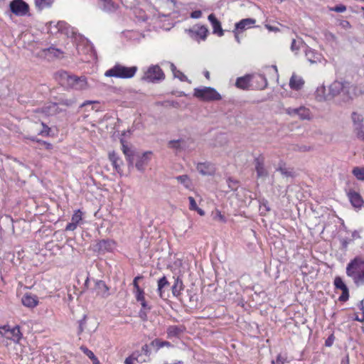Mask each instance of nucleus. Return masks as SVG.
I'll return each mask as SVG.
<instances>
[{
  "mask_svg": "<svg viewBox=\"0 0 364 364\" xmlns=\"http://www.w3.org/2000/svg\"><path fill=\"white\" fill-rule=\"evenodd\" d=\"M304 85V79L296 75V74H293L289 80V87L291 89L294 90H300Z\"/></svg>",
  "mask_w": 364,
  "mask_h": 364,
  "instance_id": "24",
  "label": "nucleus"
},
{
  "mask_svg": "<svg viewBox=\"0 0 364 364\" xmlns=\"http://www.w3.org/2000/svg\"><path fill=\"white\" fill-rule=\"evenodd\" d=\"M202 16V12L200 10H196L191 14V17L193 18H199Z\"/></svg>",
  "mask_w": 364,
  "mask_h": 364,
  "instance_id": "58",
  "label": "nucleus"
},
{
  "mask_svg": "<svg viewBox=\"0 0 364 364\" xmlns=\"http://www.w3.org/2000/svg\"><path fill=\"white\" fill-rule=\"evenodd\" d=\"M352 86L350 82L346 81H333L328 87V96L331 100L338 95H341L345 101L352 98L350 89Z\"/></svg>",
  "mask_w": 364,
  "mask_h": 364,
  "instance_id": "3",
  "label": "nucleus"
},
{
  "mask_svg": "<svg viewBox=\"0 0 364 364\" xmlns=\"http://www.w3.org/2000/svg\"><path fill=\"white\" fill-rule=\"evenodd\" d=\"M330 10L338 13H343L346 11V6L343 4H339L333 8H330Z\"/></svg>",
  "mask_w": 364,
  "mask_h": 364,
  "instance_id": "50",
  "label": "nucleus"
},
{
  "mask_svg": "<svg viewBox=\"0 0 364 364\" xmlns=\"http://www.w3.org/2000/svg\"><path fill=\"white\" fill-rule=\"evenodd\" d=\"M44 52L51 54L56 58H60V55L63 54V52L60 50L53 47H50L47 48L44 50Z\"/></svg>",
  "mask_w": 364,
  "mask_h": 364,
  "instance_id": "42",
  "label": "nucleus"
},
{
  "mask_svg": "<svg viewBox=\"0 0 364 364\" xmlns=\"http://www.w3.org/2000/svg\"><path fill=\"white\" fill-rule=\"evenodd\" d=\"M346 274L355 286H364V258L355 257L346 266Z\"/></svg>",
  "mask_w": 364,
  "mask_h": 364,
  "instance_id": "1",
  "label": "nucleus"
},
{
  "mask_svg": "<svg viewBox=\"0 0 364 364\" xmlns=\"http://www.w3.org/2000/svg\"><path fill=\"white\" fill-rule=\"evenodd\" d=\"M168 147L175 150L176 151H181L186 149V141L183 139L171 140L168 143Z\"/></svg>",
  "mask_w": 364,
  "mask_h": 364,
  "instance_id": "25",
  "label": "nucleus"
},
{
  "mask_svg": "<svg viewBox=\"0 0 364 364\" xmlns=\"http://www.w3.org/2000/svg\"><path fill=\"white\" fill-rule=\"evenodd\" d=\"M9 6L11 12L18 16L26 15L29 10L28 4L22 0H13Z\"/></svg>",
  "mask_w": 364,
  "mask_h": 364,
  "instance_id": "9",
  "label": "nucleus"
},
{
  "mask_svg": "<svg viewBox=\"0 0 364 364\" xmlns=\"http://www.w3.org/2000/svg\"><path fill=\"white\" fill-rule=\"evenodd\" d=\"M252 80L257 84L255 85L257 89L263 90L267 86V80L264 75L257 74L252 75Z\"/></svg>",
  "mask_w": 364,
  "mask_h": 364,
  "instance_id": "28",
  "label": "nucleus"
},
{
  "mask_svg": "<svg viewBox=\"0 0 364 364\" xmlns=\"http://www.w3.org/2000/svg\"><path fill=\"white\" fill-rule=\"evenodd\" d=\"M135 297L137 301H142L145 299L144 297V291L142 289H139L135 290Z\"/></svg>",
  "mask_w": 364,
  "mask_h": 364,
  "instance_id": "48",
  "label": "nucleus"
},
{
  "mask_svg": "<svg viewBox=\"0 0 364 364\" xmlns=\"http://www.w3.org/2000/svg\"><path fill=\"white\" fill-rule=\"evenodd\" d=\"M357 136L364 141V126H360V129H355Z\"/></svg>",
  "mask_w": 364,
  "mask_h": 364,
  "instance_id": "51",
  "label": "nucleus"
},
{
  "mask_svg": "<svg viewBox=\"0 0 364 364\" xmlns=\"http://www.w3.org/2000/svg\"><path fill=\"white\" fill-rule=\"evenodd\" d=\"M75 100L74 98L71 99H60L59 104L61 105H65L66 107H72L75 104Z\"/></svg>",
  "mask_w": 364,
  "mask_h": 364,
  "instance_id": "44",
  "label": "nucleus"
},
{
  "mask_svg": "<svg viewBox=\"0 0 364 364\" xmlns=\"http://www.w3.org/2000/svg\"><path fill=\"white\" fill-rule=\"evenodd\" d=\"M22 304L28 308H34L38 304V297L31 294H25L21 299Z\"/></svg>",
  "mask_w": 364,
  "mask_h": 364,
  "instance_id": "23",
  "label": "nucleus"
},
{
  "mask_svg": "<svg viewBox=\"0 0 364 364\" xmlns=\"http://www.w3.org/2000/svg\"><path fill=\"white\" fill-rule=\"evenodd\" d=\"M255 168L257 173V177L266 178L268 176V171L264 166V157L259 155L254 159Z\"/></svg>",
  "mask_w": 364,
  "mask_h": 364,
  "instance_id": "11",
  "label": "nucleus"
},
{
  "mask_svg": "<svg viewBox=\"0 0 364 364\" xmlns=\"http://www.w3.org/2000/svg\"><path fill=\"white\" fill-rule=\"evenodd\" d=\"M186 331L183 325H173L167 328L166 333L168 338H178Z\"/></svg>",
  "mask_w": 364,
  "mask_h": 364,
  "instance_id": "15",
  "label": "nucleus"
},
{
  "mask_svg": "<svg viewBox=\"0 0 364 364\" xmlns=\"http://www.w3.org/2000/svg\"><path fill=\"white\" fill-rule=\"evenodd\" d=\"M285 112L291 117L298 116L301 120H310L313 117L310 109L304 106L297 108L288 107L285 109Z\"/></svg>",
  "mask_w": 364,
  "mask_h": 364,
  "instance_id": "8",
  "label": "nucleus"
},
{
  "mask_svg": "<svg viewBox=\"0 0 364 364\" xmlns=\"http://www.w3.org/2000/svg\"><path fill=\"white\" fill-rule=\"evenodd\" d=\"M358 307L362 311V318H359L358 316H356L355 320L360 322L364 321V303L363 301H360L358 304Z\"/></svg>",
  "mask_w": 364,
  "mask_h": 364,
  "instance_id": "49",
  "label": "nucleus"
},
{
  "mask_svg": "<svg viewBox=\"0 0 364 364\" xmlns=\"http://www.w3.org/2000/svg\"><path fill=\"white\" fill-rule=\"evenodd\" d=\"M196 169L203 176H212L215 171L214 166L209 162L198 163Z\"/></svg>",
  "mask_w": 364,
  "mask_h": 364,
  "instance_id": "14",
  "label": "nucleus"
},
{
  "mask_svg": "<svg viewBox=\"0 0 364 364\" xmlns=\"http://www.w3.org/2000/svg\"><path fill=\"white\" fill-rule=\"evenodd\" d=\"M122 143V151L125 156H130V155L134 154V151L125 144V141L123 139H121Z\"/></svg>",
  "mask_w": 364,
  "mask_h": 364,
  "instance_id": "43",
  "label": "nucleus"
},
{
  "mask_svg": "<svg viewBox=\"0 0 364 364\" xmlns=\"http://www.w3.org/2000/svg\"><path fill=\"white\" fill-rule=\"evenodd\" d=\"M352 173L359 181H364V167H355Z\"/></svg>",
  "mask_w": 364,
  "mask_h": 364,
  "instance_id": "37",
  "label": "nucleus"
},
{
  "mask_svg": "<svg viewBox=\"0 0 364 364\" xmlns=\"http://www.w3.org/2000/svg\"><path fill=\"white\" fill-rule=\"evenodd\" d=\"M233 33H234V36H235V41H237V43H241V41H240V38L239 36L240 33H241L240 31H237L236 29L234 28V30L232 31Z\"/></svg>",
  "mask_w": 364,
  "mask_h": 364,
  "instance_id": "62",
  "label": "nucleus"
},
{
  "mask_svg": "<svg viewBox=\"0 0 364 364\" xmlns=\"http://www.w3.org/2000/svg\"><path fill=\"white\" fill-rule=\"evenodd\" d=\"M109 160L111 161L114 170L122 176L123 175V170L122 166L124 163L119 156L114 151H110L108 154Z\"/></svg>",
  "mask_w": 364,
  "mask_h": 364,
  "instance_id": "12",
  "label": "nucleus"
},
{
  "mask_svg": "<svg viewBox=\"0 0 364 364\" xmlns=\"http://www.w3.org/2000/svg\"><path fill=\"white\" fill-rule=\"evenodd\" d=\"M334 285L336 289H339L341 291L348 288L343 279L340 277H336L334 279Z\"/></svg>",
  "mask_w": 364,
  "mask_h": 364,
  "instance_id": "40",
  "label": "nucleus"
},
{
  "mask_svg": "<svg viewBox=\"0 0 364 364\" xmlns=\"http://www.w3.org/2000/svg\"><path fill=\"white\" fill-rule=\"evenodd\" d=\"M348 197L353 207L360 208L362 206L363 200L358 193L355 192V191H350L348 193Z\"/></svg>",
  "mask_w": 364,
  "mask_h": 364,
  "instance_id": "22",
  "label": "nucleus"
},
{
  "mask_svg": "<svg viewBox=\"0 0 364 364\" xmlns=\"http://www.w3.org/2000/svg\"><path fill=\"white\" fill-rule=\"evenodd\" d=\"M95 290L97 295L100 296L103 298H107L109 295V287L107 286L105 282L102 280H97L95 282Z\"/></svg>",
  "mask_w": 364,
  "mask_h": 364,
  "instance_id": "18",
  "label": "nucleus"
},
{
  "mask_svg": "<svg viewBox=\"0 0 364 364\" xmlns=\"http://www.w3.org/2000/svg\"><path fill=\"white\" fill-rule=\"evenodd\" d=\"M86 318H87V316L86 315H84L82 318L80 319L79 321V326H78V332L77 333L80 335L82 333V331H84V328H85V323H86Z\"/></svg>",
  "mask_w": 364,
  "mask_h": 364,
  "instance_id": "46",
  "label": "nucleus"
},
{
  "mask_svg": "<svg viewBox=\"0 0 364 364\" xmlns=\"http://www.w3.org/2000/svg\"><path fill=\"white\" fill-rule=\"evenodd\" d=\"M151 345H155L158 348H161L163 347H170L171 346V343L168 341H164L159 339H155L151 342Z\"/></svg>",
  "mask_w": 364,
  "mask_h": 364,
  "instance_id": "41",
  "label": "nucleus"
},
{
  "mask_svg": "<svg viewBox=\"0 0 364 364\" xmlns=\"http://www.w3.org/2000/svg\"><path fill=\"white\" fill-rule=\"evenodd\" d=\"M193 95L203 101H217L222 98L217 90L210 87L195 88Z\"/></svg>",
  "mask_w": 364,
  "mask_h": 364,
  "instance_id": "5",
  "label": "nucleus"
},
{
  "mask_svg": "<svg viewBox=\"0 0 364 364\" xmlns=\"http://www.w3.org/2000/svg\"><path fill=\"white\" fill-rule=\"evenodd\" d=\"M315 99L318 102H327L331 101V97L328 96V92H326V89L324 85H321L317 87L314 93Z\"/></svg>",
  "mask_w": 364,
  "mask_h": 364,
  "instance_id": "20",
  "label": "nucleus"
},
{
  "mask_svg": "<svg viewBox=\"0 0 364 364\" xmlns=\"http://www.w3.org/2000/svg\"><path fill=\"white\" fill-rule=\"evenodd\" d=\"M286 359L283 358L281 355H278L276 359V361H272L273 364H284Z\"/></svg>",
  "mask_w": 364,
  "mask_h": 364,
  "instance_id": "59",
  "label": "nucleus"
},
{
  "mask_svg": "<svg viewBox=\"0 0 364 364\" xmlns=\"http://www.w3.org/2000/svg\"><path fill=\"white\" fill-rule=\"evenodd\" d=\"M178 183L182 184L186 189H191L193 183L188 175L178 176L175 178Z\"/></svg>",
  "mask_w": 364,
  "mask_h": 364,
  "instance_id": "31",
  "label": "nucleus"
},
{
  "mask_svg": "<svg viewBox=\"0 0 364 364\" xmlns=\"http://www.w3.org/2000/svg\"><path fill=\"white\" fill-rule=\"evenodd\" d=\"M147 164V159L146 154L144 153L142 156H138V159L136 161L135 166L137 170L140 171H143L144 170L145 166Z\"/></svg>",
  "mask_w": 364,
  "mask_h": 364,
  "instance_id": "33",
  "label": "nucleus"
},
{
  "mask_svg": "<svg viewBox=\"0 0 364 364\" xmlns=\"http://www.w3.org/2000/svg\"><path fill=\"white\" fill-rule=\"evenodd\" d=\"M208 19L212 25L213 33L217 34L220 37L223 36L224 31L222 28L220 22L216 18L215 16L211 14L208 16Z\"/></svg>",
  "mask_w": 364,
  "mask_h": 364,
  "instance_id": "17",
  "label": "nucleus"
},
{
  "mask_svg": "<svg viewBox=\"0 0 364 364\" xmlns=\"http://www.w3.org/2000/svg\"><path fill=\"white\" fill-rule=\"evenodd\" d=\"M82 220V212L80 210H76L72 216L71 222L69 223L66 225L65 230L66 231L75 230Z\"/></svg>",
  "mask_w": 364,
  "mask_h": 364,
  "instance_id": "16",
  "label": "nucleus"
},
{
  "mask_svg": "<svg viewBox=\"0 0 364 364\" xmlns=\"http://www.w3.org/2000/svg\"><path fill=\"white\" fill-rule=\"evenodd\" d=\"M252 80L251 75H246L243 77H240L237 79L235 85L237 87L247 90L250 87V82Z\"/></svg>",
  "mask_w": 364,
  "mask_h": 364,
  "instance_id": "26",
  "label": "nucleus"
},
{
  "mask_svg": "<svg viewBox=\"0 0 364 364\" xmlns=\"http://www.w3.org/2000/svg\"><path fill=\"white\" fill-rule=\"evenodd\" d=\"M214 219L216 220L223 222V223H225L226 221L225 216L223 215H222L220 211H218V210L216 212V213L214 216Z\"/></svg>",
  "mask_w": 364,
  "mask_h": 364,
  "instance_id": "53",
  "label": "nucleus"
},
{
  "mask_svg": "<svg viewBox=\"0 0 364 364\" xmlns=\"http://www.w3.org/2000/svg\"><path fill=\"white\" fill-rule=\"evenodd\" d=\"M99 250L110 252L115 247V242L112 240H102L97 243Z\"/></svg>",
  "mask_w": 364,
  "mask_h": 364,
  "instance_id": "27",
  "label": "nucleus"
},
{
  "mask_svg": "<svg viewBox=\"0 0 364 364\" xmlns=\"http://www.w3.org/2000/svg\"><path fill=\"white\" fill-rule=\"evenodd\" d=\"M66 25V23L64 21H58L56 23V25H55V26L56 27L58 31L63 32V30L65 28Z\"/></svg>",
  "mask_w": 364,
  "mask_h": 364,
  "instance_id": "54",
  "label": "nucleus"
},
{
  "mask_svg": "<svg viewBox=\"0 0 364 364\" xmlns=\"http://www.w3.org/2000/svg\"><path fill=\"white\" fill-rule=\"evenodd\" d=\"M334 341L333 335H331L325 341V345L328 347H330L333 345Z\"/></svg>",
  "mask_w": 364,
  "mask_h": 364,
  "instance_id": "60",
  "label": "nucleus"
},
{
  "mask_svg": "<svg viewBox=\"0 0 364 364\" xmlns=\"http://www.w3.org/2000/svg\"><path fill=\"white\" fill-rule=\"evenodd\" d=\"M158 287H157V291L160 296L161 298H163L164 297V289L168 287L169 286V282L167 279V278L164 276L162 277L161 278H160L159 280H158Z\"/></svg>",
  "mask_w": 364,
  "mask_h": 364,
  "instance_id": "30",
  "label": "nucleus"
},
{
  "mask_svg": "<svg viewBox=\"0 0 364 364\" xmlns=\"http://www.w3.org/2000/svg\"><path fill=\"white\" fill-rule=\"evenodd\" d=\"M137 70L138 68L136 66L126 67L117 63L112 68L107 70L105 75L106 77L128 79L133 77Z\"/></svg>",
  "mask_w": 364,
  "mask_h": 364,
  "instance_id": "4",
  "label": "nucleus"
},
{
  "mask_svg": "<svg viewBox=\"0 0 364 364\" xmlns=\"http://www.w3.org/2000/svg\"><path fill=\"white\" fill-rule=\"evenodd\" d=\"M169 66L171 72L173 73V76L175 77L176 73H178L177 72L178 71V70L176 68V65L172 63H169Z\"/></svg>",
  "mask_w": 364,
  "mask_h": 364,
  "instance_id": "64",
  "label": "nucleus"
},
{
  "mask_svg": "<svg viewBox=\"0 0 364 364\" xmlns=\"http://www.w3.org/2000/svg\"><path fill=\"white\" fill-rule=\"evenodd\" d=\"M304 43V41L299 38V39H292L291 43V50L292 52H294L295 53H297L299 50L301 46Z\"/></svg>",
  "mask_w": 364,
  "mask_h": 364,
  "instance_id": "38",
  "label": "nucleus"
},
{
  "mask_svg": "<svg viewBox=\"0 0 364 364\" xmlns=\"http://www.w3.org/2000/svg\"><path fill=\"white\" fill-rule=\"evenodd\" d=\"M348 298H349V291H348V288H346V289L342 290V294L339 296L338 300L341 302H345L348 299Z\"/></svg>",
  "mask_w": 364,
  "mask_h": 364,
  "instance_id": "45",
  "label": "nucleus"
},
{
  "mask_svg": "<svg viewBox=\"0 0 364 364\" xmlns=\"http://www.w3.org/2000/svg\"><path fill=\"white\" fill-rule=\"evenodd\" d=\"M54 0H35L36 7L41 11L52 6Z\"/></svg>",
  "mask_w": 364,
  "mask_h": 364,
  "instance_id": "34",
  "label": "nucleus"
},
{
  "mask_svg": "<svg viewBox=\"0 0 364 364\" xmlns=\"http://www.w3.org/2000/svg\"><path fill=\"white\" fill-rule=\"evenodd\" d=\"M324 36H325V38H326V40H328V41H336V36L331 32L326 31L324 32Z\"/></svg>",
  "mask_w": 364,
  "mask_h": 364,
  "instance_id": "52",
  "label": "nucleus"
},
{
  "mask_svg": "<svg viewBox=\"0 0 364 364\" xmlns=\"http://www.w3.org/2000/svg\"><path fill=\"white\" fill-rule=\"evenodd\" d=\"M177 73H176V76L174 77L178 78L182 82L188 80L187 77L181 71L178 70Z\"/></svg>",
  "mask_w": 364,
  "mask_h": 364,
  "instance_id": "55",
  "label": "nucleus"
},
{
  "mask_svg": "<svg viewBox=\"0 0 364 364\" xmlns=\"http://www.w3.org/2000/svg\"><path fill=\"white\" fill-rule=\"evenodd\" d=\"M139 355L140 354H139V351H135V352L132 353V354L130 356H129L128 358H127L125 359L124 363L125 364H134V362L135 360H138Z\"/></svg>",
  "mask_w": 364,
  "mask_h": 364,
  "instance_id": "39",
  "label": "nucleus"
},
{
  "mask_svg": "<svg viewBox=\"0 0 364 364\" xmlns=\"http://www.w3.org/2000/svg\"><path fill=\"white\" fill-rule=\"evenodd\" d=\"M143 277L141 276H137L134 279V281H133V286L134 287V289H141L138 284V280L139 279H141Z\"/></svg>",
  "mask_w": 364,
  "mask_h": 364,
  "instance_id": "61",
  "label": "nucleus"
},
{
  "mask_svg": "<svg viewBox=\"0 0 364 364\" xmlns=\"http://www.w3.org/2000/svg\"><path fill=\"white\" fill-rule=\"evenodd\" d=\"M100 9L107 13H112L117 10L118 6L112 0H97Z\"/></svg>",
  "mask_w": 364,
  "mask_h": 364,
  "instance_id": "21",
  "label": "nucleus"
},
{
  "mask_svg": "<svg viewBox=\"0 0 364 364\" xmlns=\"http://www.w3.org/2000/svg\"><path fill=\"white\" fill-rule=\"evenodd\" d=\"M42 129L39 132L38 134L42 136H48L50 129L44 122H41Z\"/></svg>",
  "mask_w": 364,
  "mask_h": 364,
  "instance_id": "47",
  "label": "nucleus"
},
{
  "mask_svg": "<svg viewBox=\"0 0 364 364\" xmlns=\"http://www.w3.org/2000/svg\"><path fill=\"white\" fill-rule=\"evenodd\" d=\"M188 34L195 41H205L208 33V29L205 26H194L188 31Z\"/></svg>",
  "mask_w": 364,
  "mask_h": 364,
  "instance_id": "10",
  "label": "nucleus"
},
{
  "mask_svg": "<svg viewBox=\"0 0 364 364\" xmlns=\"http://www.w3.org/2000/svg\"><path fill=\"white\" fill-rule=\"evenodd\" d=\"M351 119L354 129H360V126L363 125V117L358 112H353L351 114Z\"/></svg>",
  "mask_w": 364,
  "mask_h": 364,
  "instance_id": "32",
  "label": "nucleus"
},
{
  "mask_svg": "<svg viewBox=\"0 0 364 364\" xmlns=\"http://www.w3.org/2000/svg\"><path fill=\"white\" fill-rule=\"evenodd\" d=\"M183 289V284L181 279L178 277L174 278V283L171 287L172 294L175 296H178L181 294V291Z\"/></svg>",
  "mask_w": 364,
  "mask_h": 364,
  "instance_id": "29",
  "label": "nucleus"
},
{
  "mask_svg": "<svg viewBox=\"0 0 364 364\" xmlns=\"http://www.w3.org/2000/svg\"><path fill=\"white\" fill-rule=\"evenodd\" d=\"M188 199L189 200V209L191 210H195L200 215L203 216L205 215V211L198 207L195 199L192 196H189Z\"/></svg>",
  "mask_w": 364,
  "mask_h": 364,
  "instance_id": "35",
  "label": "nucleus"
},
{
  "mask_svg": "<svg viewBox=\"0 0 364 364\" xmlns=\"http://www.w3.org/2000/svg\"><path fill=\"white\" fill-rule=\"evenodd\" d=\"M165 78V74L161 68L157 65H151L144 73L142 80L148 82L156 83L162 81Z\"/></svg>",
  "mask_w": 364,
  "mask_h": 364,
  "instance_id": "6",
  "label": "nucleus"
},
{
  "mask_svg": "<svg viewBox=\"0 0 364 364\" xmlns=\"http://www.w3.org/2000/svg\"><path fill=\"white\" fill-rule=\"evenodd\" d=\"M80 349L91 360H92L94 364H99L97 358L95 355L92 350H89L85 346H82Z\"/></svg>",
  "mask_w": 364,
  "mask_h": 364,
  "instance_id": "36",
  "label": "nucleus"
},
{
  "mask_svg": "<svg viewBox=\"0 0 364 364\" xmlns=\"http://www.w3.org/2000/svg\"><path fill=\"white\" fill-rule=\"evenodd\" d=\"M22 333L18 326L11 328L9 326L0 327V337H4L7 339L18 342L21 338Z\"/></svg>",
  "mask_w": 364,
  "mask_h": 364,
  "instance_id": "7",
  "label": "nucleus"
},
{
  "mask_svg": "<svg viewBox=\"0 0 364 364\" xmlns=\"http://www.w3.org/2000/svg\"><path fill=\"white\" fill-rule=\"evenodd\" d=\"M141 352L146 356H149L151 354V350L149 348V345L145 344L141 347Z\"/></svg>",
  "mask_w": 364,
  "mask_h": 364,
  "instance_id": "56",
  "label": "nucleus"
},
{
  "mask_svg": "<svg viewBox=\"0 0 364 364\" xmlns=\"http://www.w3.org/2000/svg\"><path fill=\"white\" fill-rule=\"evenodd\" d=\"M339 25L344 29H348L351 28L350 22L346 20L341 21Z\"/></svg>",
  "mask_w": 364,
  "mask_h": 364,
  "instance_id": "57",
  "label": "nucleus"
},
{
  "mask_svg": "<svg viewBox=\"0 0 364 364\" xmlns=\"http://www.w3.org/2000/svg\"><path fill=\"white\" fill-rule=\"evenodd\" d=\"M256 20L252 18H247L240 20L239 22L235 24V29L242 33L243 31L255 27Z\"/></svg>",
  "mask_w": 364,
  "mask_h": 364,
  "instance_id": "13",
  "label": "nucleus"
},
{
  "mask_svg": "<svg viewBox=\"0 0 364 364\" xmlns=\"http://www.w3.org/2000/svg\"><path fill=\"white\" fill-rule=\"evenodd\" d=\"M58 80L62 86L81 90L87 87V80L85 77L72 75L66 71H60L57 74Z\"/></svg>",
  "mask_w": 364,
  "mask_h": 364,
  "instance_id": "2",
  "label": "nucleus"
},
{
  "mask_svg": "<svg viewBox=\"0 0 364 364\" xmlns=\"http://www.w3.org/2000/svg\"><path fill=\"white\" fill-rule=\"evenodd\" d=\"M305 55L307 60L311 64L319 63L321 60V55L308 46L305 50Z\"/></svg>",
  "mask_w": 364,
  "mask_h": 364,
  "instance_id": "19",
  "label": "nucleus"
},
{
  "mask_svg": "<svg viewBox=\"0 0 364 364\" xmlns=\"http://www.w3.org/2000/svg\"><path fill=\"white\" fill-rule=\"evenodd\" d=\"M139 302L141 303V305L142 306V310L146 311L151 309L150 306H149L147 303L146 302L145 299H143L142 301H140Z\"/></svg>",
  "mask_w": 364,
  "mask_h": 364,
  "instance_id": "63",
  "label": "nucleus"
}]
</instances>
